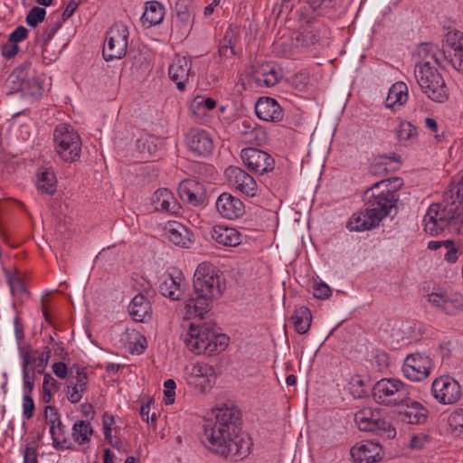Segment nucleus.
Wrapping results in <instances>:
<instances>
[{
  "mask_svg": "<svg viewBox=\"0 0 463 463\" xmlns=\"http://www.w3.org/2000/svg\"><path fill=\"white\" fill-rule=\"evenodd\" d=\"M415 79L422 92L435 102H445L449 99V91L445 80L435 66L428 61L416 63Z\"/></svg>",
  "mask_w": 463,
  "mask_h": 463,
  "instance_id": "20e7f679",
  "label": "nucleus"
},
{
  "mask_svg": "<svg viewBox=\"0 0 463 463\" xmlns=\"http://www.w3.org/2000/svg\"><path fill=\"white\" fill-rule=\"evenodd\" d=\"M431 394L439 403L449 405L460 399L461 387L455 379L449 376H440L433 381Z\"/></svg>",
  "mask_w": 463,
  "mask_h": 463,
  "instance_id": "2eb2a0df",
  "label": "nucleus"
},
{
  "mask_svg": "<svg viewBox=\"0 0 463 463\" xmlns=\"http://www.w3.org/2000/svg\"><path fill=\"white\" fill-rule=\"evenodd\" d=\"M311 312L306 307L297 308L291 317L295 330L301 335L308 331L311 325Z\"/></svg>",
  "mask_w": 463,
  "mask_h": 463,
  "instance_id": "c9c22d12",
  "label": "nucleus"
},
{
  "mask_svg": "<svg viewBox=\"0 0 463 463\" xmlns=\"http://www.w3.org/2000/svg\"><path fill=\"white\" fill-rule=\"evenodd\" d=\"M449 425L453 435L463 437V408L457 409L449 415Z\"/></svg>",
  "mask_w": 463,
  "mask_h": 463,
  "instance_id": "a18cd8bd",
  "label": "nucleus"
},
{
  "mask_svg": "<svg viewBox=\"0 0 463 463\" xmlns=\"http://www.w3.org/2000/svg\"><path fill=\"white\" fill-rule=\"evenodd\" d=\"M378 436L392 439L396 436V430L390 422L378 419Z\"/></svg>",
  "mask_w": 463,
  "mask_h": 463,
  "instance_id": "8fccbe9b",
  "label": "nucleus"
},
{
  "mask_svg": "<svg viewBox=\"0 0 463 463\" xmlns=\"http://www.w3.org/2000/svg\"><path fill=\"white\" fill-rule=\"evenodd\" d=\"M239 41V33L236 28L229 27L219 44V55L222 58L229 59L235 56V44Z\"/></svg>",
  "mask_w": 463,
  "mask_h": 463,
  "instance_id": "f704fd0d",
  "label": "nucleus"
},
{
  "mask_svg": "<svg viewBox=\"0 0 463 463\" xmlns=\"http://www.w3.org/2000/svg\"><path fill=\"white\" fill-rule=\"evenodd\" d=\"M423 223L427 233L431 236L438 235L449 225L463 224V209L456 201L445 206L432 203L423 218Z\"/></svg>",
  "mask_w": 463,
  "mask_h": 463,
  "instance_id": "7ed1b4c3",
  "label": "nucleus"
},
{
  "mask_svg": "<svg viewBox=\"0 0 463 463\" xmlns=\"http://www.w3.org/2000/svg\"><path fill=\"white\" fill-rule=\"evenodd\" d=\"M93 433L92 427L90 422L85 420H78L73 424L72 427V438L73 439L80 444H86L90 441V436Z\"/></svg>",
  "mask_w": 463,
  "mask_h": 463,
  "instance_id": "a19ab883",
  "label": "nucleus"
},
{
  "mask_svg": "<svg viewBox=\"0 0 463 463\" xmlns=\"http://www.w3.org/2000/svg\"><path fill=\"white\" fill-rule=\"evenodd\" d=\"M194 288L195 297L185 300V316L201 320L225 288L222 272L211 262L200 263L194 274Z\"/></svg>",
  "mask_w": 463,
  "mask_h": 463,
  "instance_id": "f257e3e1",
  "label": "nucleus"
},
{
  "mask_svg": "<svg viewBox=\"0 0 463 463\" xmlns=\"http://www.w3.org/2000/svg\"><path fill=\"white\" fill-rule=\"evenodd\" d=\"M5 273L7 283L12 292H14V290H24L23 281L15 273H12L9 270L5 271Z\"/></svg>",
  "mask_w": 463,
  "mask_h": 463,
  "instance_id": "13d9d810",
  "label": "nucleus"
},
{
  "mask_svg": "<svg viewBox=\"0 0 463 463\" xmlns=\"http://www.w3.org/2000/svg\"><path fill=\"white\" fill-rule=\"evenodd\" d=\"M165 7L157 1L146 3L145 11L141 16L142 25L147 28L161 24L165 17Z\"/></svg>",
  "mask_w": 463,
  "mask_h": 463,
  "instance_id": "7c9ffc66",
  "label": "nucleus"
},
{
  "mask_svg": "<svg viewBox=\"0 0 463 463\" xmlns=\"http://www.w3.org/2000/svg\"><path fill=\"white\" fill-rule=\"evenodd\" d=\"M88 384L89 378L86 370L77 367L75 375H72L66 384L65 392L68 401L72 404L80 402L88 389Z\"/></svg>",
  "mask_w": 463,
  "mask_h": 463,
  "instance_id": "6ab92c4d",
  "label": "nucleus"
},
{
  "mask_svg": "<svg viewBox=\"0 0 463 463\" xmlns=\"http://www.w3.org/2000/svg\"><path fill=\"white\" fill-rule=\"evenodd\" d=\"M428 441V437L423 434L414 435L410 441V448L412 449H420Z\"/></svg>",
  "mask_w": 463,
  "mask_h": 463,
  "instance_id": "69168bd1",
  "label": "nucleus"
},
{
  "mask_svg": "<svg viewBox=\"0 0 463 463\" xmlns=\"http://www.w3.org/2000/svg\"><path fill=\"white\" fill-rule=\"evenodd\" d=\"M397 137L404 146L412 145L418 139L417 128L410 121H402L397 129Z\"/></svg>",
  "mask_w": 463,
  "mask_h": 463,
  "instance_id": "58836bf2",
  "label": "nucleus"
},
{
  "mask_svg": "<svg viewBox=\"0 0 463 463\" xmlns=\"http://www.w3.org/2000/svg\"><path fill=\"white\" fill-rule=\"evenodd\" d=\"M181 339L195 354L212 355L225 350L229 344V337L218 333L212 322H190L187 328L184 326Z\"/></svg>",
  "mask_w": 463,
  "mask_h": 463,
  "instance_id": "f03ea898",
  "label": "nucleus"
},
{
  "mask_svg": "<svg viewBox=\"0 0 463 463\" xmlns=\"http://www.w3.org/2000/svg\"><path fill=\"white\" fill-rule=\"evenodd\" d=\"M255 112L259 118L264 121H281L284 113L278 101L270 97H261L255 104Z\"/></svg>",
  "mask_w": 463,
  "mask_h": 463,
  "instance_id": "4be33fe9",
  "label": "nucleus"
},
{
  "mask_svg": "<svg viewBox=\"0 0 463 463\" xmlns=\"http://www.w3.org/2000/svg\"><path fill=\"white\" fill-rule=\"evenodd\" d=\"M128 29L123 24H115L107 32L102 54L106 61L123 58L127 53Z\"/></svg>",
  "mask_w": 463,
  "mask_h": 463,
  "instance_id": "6e6552de",
  "label": "nucleus"
},
{
  "mask_svg": "<svg viewBox=\"0 0 463 463\" xmlns=\"http://www.w3.org/2000/svg\"><path fill=\"white\" fill-rule=\"evenodd\" d=\"M186 283L181 273L176 276L166 274L161 278L159 292L171 300H179L184 293Z\"/></svg>",
  "mask_w": 463,
  "mask_h": 463,
  "instance_id": "412c9836",
  "label": "nucleus"
},
{
  "mask_svg": "<svg viewBox=\"0 0 463 463\" xmlns=\"http://www.w3.org/2000/svg\"><path fill=\"white\" fill-rule=\"evenodd\" d=\"M128 313L133 320L144 322L151 316L150 302L143 294L136 295L128 305Z\"/></svg>",
  "mask_w": 463,
  "mask_h": 463,
  "instance_id": "2f4dec72",
  "label": "nucleus"
},
{
  "mask_svg": "<svg viewBox=\"0 0 463 463\" xmlns=\"http://www.w3.org/2000/svg\"><path fill=\"white\" fill-rule=\"evenodd\" d=\"M400 407L399 414L402 421L408 424H421L426 421L428 410L419 402L406 395Z\"/></svg>",
  "mask_w": 463,
  "mask_h": 463,
  "instance_id": "a211bd4d",
  "label": "nucleus"
},
{
  "mask_svg": "<svg viewBox=\"0 0 463 463\" xmlns=\"http://www.w3.org/2000/svg\"><path fill=\"white\" fill-rule=\"evenodd\" d=\"M53 373L60 379H65L68 375V367L63 362L54 363L52 366Z\"/></svg>",
  "mask_w": 463,
  "mask_h": 463,
  "instance_id": "774afa93",
  "label": "nucleus"
},
{
  "mask_svg": "<svg viewBox=\"0 0 463 463\" xmlns=\"http://www.w3.org/2000/svg\"><path fill=\"white\" fill-rule=\"evenodd\" d=\"M446 61H448L451 66L463 75V47L458 50L442 55Z\"/></svg>",
  "mask_w": 463,
  "mask_h": 463,
  "instance_id": "49530a36",
  "label": "nucleus"
},
{
  "mask_svg": "<svg viewBox=\"0 0 463 463\" xmlns=\"http://www.w3.org/2000/svg\"><path fill=\"white\" fill-rule=\"evenodd\" d=\"M27 34L28 30L25 27L18 26L9 34L8 41L17 44V43L24 41Z\"/></svg>",
  "mask_w": 463,
  "mask_h": 463,
  "instance_id": "bf43d9fd",
  "label": "nucleus"
},
{
  "mask_svg": "<svg viewBox=\"0 0 463 463\" xmlns=\"http://www.w3.org/2000/svg\"><path fill=\"white\" fill-rule=\"evenodd\" d=\"M216 210L223 217L229 220L238 219L244 213L242 201L229 193H222L216 201Z\"/></svg>",
  "mask_w": 463,
  "mask_h": 463,
  "instance_id": "aec40b11",
  "label": "nucleus"
},
{
  "mask_svg": "<svg viewBox=\"0 0 463 463\" xmlns=\"http://www.w3.org/2000/svg\"><path fill=\"white\" fill-rule=\"evenodd\" d=\"M463 47V33L456 30L449 29L445 34L442 45L441 56L451 53V52Z\"/></svg>",
  "mask_w": 463,
  "mask_h": 463,
  "instance_id": "4c0bfd02",
  "label": "nucleus"
},
{
  "mask_svg": "<svg viewBox=\"0 0 463 463\" xmlns=\"http://www.w3.org/2000/svg\"><path fill=\"white\" fill-rule=\"evenodd\" d=\"M408 395L405 384L395 378L378 380V405L396 407L402 403Z\"/></svg>",
  "mask_w": 463,
  "mask_h": 463,
  "instance_id": "9d476101",
  "label": "nucleus"
},
{
  "mask_svg": "<svg viewBox=\"0 0 463 463\" xmlns=\"http://www.w3.org/2000/svg\"><path fill=\"white\" fill-rule=\"evenodd\" d=\"M152 205L156 211L170 213H178L180 206L172 192L166 188L156 190L152 196Z\"/></svg>",
  "mask_w": 463,
  "mask_h": 463,
  "instance_id": "cd10ccee",
  "label": "nucleus"
},
{
  "mask_svg": "<svg viewBox=\"0 0 463 463\" xmlns=\"http://www.w3.org/2000/svg\"><path fill=\"white\" fill-rule=\"evenodd\" d=\"M225 176L231 187L248 197L259 194V185L256 180L242 168L229 166L225 170Z\"/></svg>",
  "mask_w": 463,
  "mask_h": 463,
  "instance_id": "dca6fc26",
  "label": "nucleus"
},
{
  "mask_svg": "<svg viewBox=\"0 0 463 463\" xmlns=\"http://www.w3.org/2000/svg\"><path fill=\"white\" fill-rule=\"evenodd\" d=\"M22 360L24 392L32 394L34 386L35 370L33 368H30V364H32L31 353L24 352L22 354Z\"/></svg>",
  "mask_w": 463,
  "mask_h": 463,
  "instance_id": "e433bc0d",
  "label": "nucleus"
},
{
  "mask_svg": "<svg viewBox=\"0 0 463 463\" xmlns=\"http://www.w3.org/2000/svg\"><path fill=\"white\" fill-rule=\"evenodd\" d=\"M46 11L44 8L34 6L26 15V23L31 27H36L45 18Z\"/></svg>",
  "mask_w": 463,
  "mask_h": 463,
  "instance_id": "de8ad7c7",
  "label": "nucleus"
},
{
  "mask_svg": "<svg viewBox=\"0 0 463 463\" xmlns=\"http://www.w3.org/2000/svg\"><path fill=\"white\" fill-rule=\"evenodd\" d=\"M167 238L174 244L182 248H189L193 242L191 232L179 222H168L165 226Z\"/></svg>",
  "mask_w": 463,
  "mask_h": 463,
  "instance_id": "c756f323",
  "label": "nucleus"
},
{
  "mask_svg": "<svg viewBox=\"0 0 463 463\" xmlns=\"http://www.w3.org/2000/svg\"><path fill=\"white\" fill-rule=\"evenodd\" d=\"M280 77L279 70L273 62L259 64L253 71V80L260 87H273Z\"/></svg>",
  "mask_w": 463,
  "mask_h": 463,
  "instance_id": "393cba45",
  "label": "nucleus"
},
{
  "mask_svg": "<svg viewBox=\"0 0 463 463\" xmlns=\"http://www.w3.org/2000/svg\"><path fill=\"white\" fill-rule=\"evenodd\" d=\"M430 307L448 316H456L463 308V296L443 289H435L427 296Z\"/></svg>",
  "mask_w": 463,
  "mask_h": 463,
  "instance_id": "9b49d317",
  "label": "nucleus"
},
{
  "mask_svg": "<svg viewBox=\"0 0 463 463\" xmlns=\"http://www.w3.org/2000/svg\"><path fill=\"white\" fill-rule=\"evenodd\" d=\"M216 106V101L212 98H203V97H196L194 99L192 104H191V110H193L194 113H195L196 109H205L206 110H211L214 109Z\"/></svg>",
  "mask_w": 463,
  "mask_h": 463,
  "instance_id": "09e8293b",
  "label": "nucleus"
},
{
  "mask_svg": "<svg viewBox=\"0 0 463 463\" xmlns=\"http://www.w3.org/2000/svg\"><path fill=\"white\" fill-rule=\"evenodd\" d=\"M51 354L52 350L48 346H46L43 351L39 354L34 369L37 371V373H42L45 369Z\"/></svg>",
  "mask_w": 463,
  "mask_h": 463,
  "instance_id": "4d7b16f0",
  "label": "nucleus"
},
{
  "mask_svg": "<svg viewBox=\"0 0 463 463\" xmlns=\"http://www.w3.org/2000/svg\"><path fill=\"white\" fill-rule=\"evenodd\" d=\"M408 86L402 81H398L392 84L389 89L384 105L387 109L396 110L398 108L403 106L408 101Z\"/></svg>",
  "mask_w": 463,
  "mask_h": 463,
  "instance_id": "c85d7f7f",
  "label": "nucleus"
},
{
  "mask_svg": "<svg viewBox=\"0 0 463 463\" xmlns=\"http://www.w3.org/2000/svg\"><path fill=\"white\" fill-rule=\"evenodd\" d=\"M23 463H38L36 449L30 444L24 448Z\"/></svg>",
  "mask_w": 463,
  "mask_h": 463,
  "instance_id": "052dcab7",
  "label": "nucleus"
},
{
  "mask_svg": "<svg viewBox=\"0 0 463 463\" xmlns=\"http://www.w3.org/2000/svg\"><path fill=\"white\" fill-rule=\"evenodd\" d=\"M332 294L330 287L324 282H316L313 286V296L318 299H326Z\"/></svg>",
  "mask_w": 463,
  "mask_h": 463,
  "instance_id": "864d4df0",
  "label": "nucleus"
},
{
  "mask_svg": "<svg viewBox=\"0 0 463 463\" xmlns=\"http://www.w3.org/2000/svg\"><path fill=\"white\" fill-rule=\"evenodd\" d=\"M403 182L399 177H390L378 181V223L384 217H393L398 212V190L402 186Z\"/></svg>",
  "mask_w": 463,
  "mask_h": 463,
  "instance_id": "0eeeda50",
  "label": "nucleus"
},
{
  "mask_svg": "<svg viewBox=\"0 0 463 463\" xmlns=\"http://www.w3.org/2000/svg\"><path fill=\"white\" fill-rule=\"evenodd\" d=\"M177 21L182 27H187L193 24L194 14L186 0H178L175 4Z\"/></svg>",
  "mask_w": 463,
  "mask_h": 463,
  "instance_id": "79ce46f5",
  "label": "nucleus"
},
{
  "mask_svg": "<svg viewBox=\"0 0 463 463\" xmlns=\"http://www.w3.org/2000/svg\"><path fill=\"white\" fill-rule=\"evenodd\" d=\"M34 412V402L32 398V394L24 392L23 398V416L29 420L33 416Z\"/></svg>",
  "mask_w": 463,
  "mask_h": 463,
  "instance_id": "6e6d98bb",
  "label": "nucleus"
},
{
  "mask_svg": "<svg viewBox=\"0 0 463 463\" xmlns=\"http://www.w3.org/2000/svg\"><path fill=\"white\" fill-rule=\"evenodd\" d=\"M390 325L388 324L385 328H381V339L386 345L393 344V337L398 336V331H395L393 327L391 328V334H389L388 327Z\"/></svg>",
  "mask_w": 463,
  "mask_h": 463,
  "instance_id": "0e129e2a",
  "label": "nucleus"
},
{
  "mask_svg": "<svg viewBox=\"0 0 463 463\" xmlns=\"http://www.w3.org/2000/svg\"><path fill=\"white\" fill-rule=\"evenodd\" d=\"M354 420L362 431H374L376 430V420L373 419V411L370 408H364L357 411Z\"/></svg>",
  "mask_w": 463,
  "mask_h": 463,
  "instance_id": "ea45409f",
  "label": "nucleus"
},
{
  "mask_svg": "<svg viewBox=\"0 0 463 463\" xmlns=\"http://www.w3.org/2000/svg\"><path fill=\"white\" fill-rule=\"evenodd\" d=\"M353 393L361 398L367 395V391L363 388L364 381L360 377L353 378L352 380Z\"/></svg>",
  "mask_w": 463,
  "mask_h": 463,
  "instance_id": "e2e57ef3",
  "label": "nucleus"
},
{
  "mask_svg": "<svg viewBox=\"0 0 463 463\" xmlns=\"http://www.w3.org/2000/svg\"><path fill=\"white\" fill-rule=\"evenodd\" d=\"M165 403L172 404L175 402L176 383L173 379H168L164 383Z\"/></svg>",
  "mask_w": 463,
  "mask_h": 463,
  "instance_id": "5fc2aeb1",
  "label": "nucleus"
},
{
  "mask_svg": "<svg viewBox=\"0 0 463 463\" xmlns=\"http://www.w3.org/2000/svg\"><path fill=\"white\" fill-rule=\"evenodd\" d=\"M46 422L50 425V432H55V424L60 423V414L53 406H46L44 410Z\"/></svg>",
  "mask_w": 463,
  "mask_h": 463,
  "instance_id": "3c124183",
  "label": "nucleus"
},
{
  "mask_svg": "<svg viewBox=\"0 0 463 463\" xmlns=\"http://www.w3.org/2000/svg\"><path fill=\"white\" fill-rule=\"evenodd\" d=\"M212 238L220 245L236 247L241 244L242 235L235 228L216 225L213 228Z\"/></svg>",
  "mask_w": 463,
  "mask_h": 463,
  "instance_id": "bb28decb",
  "label": "nucleus"
},
{
  "mask_svg": "<svg viewBox=\"0 0 463 463\" xmlns=\"http://www.w3.org/2000/svg\"><path fill=\"white\" fill-rule=\"evenodd\" d=\"M184 378L189 385L203 392L213 386L216 376L213 366L196 363L185 366Z\"/></svg>",
  "mask_w": 463,
  "mask_h": 463,
  "instance_id": "ddd939ff",
  "label": "nucleus"
},
{
  "mask_svg": "<svg viewBox=\"0 0 463 463\" xmlns=\"http://www.w3.org/2000/svg\"><path fill=\"white\" fill-rule=\"evenodd\" d=\"M351 456L358 463H373L376 461V443L362 442L351 449Z\"/></svg>",
  "mask_w": 463,
  "mask_h": 463,
  "instance_id": "473e14b6",
  "label": "nucleus"
},
{
  "mask_svg": "<svg viewBox=\"0 0 463 463\" xmlns=\"http://www.w3.org/2000/svg\"><path fill=\"white\" fill-rule=\"evenodd\" d=\"M60 387V383L55 380L50 373H45L43 377V391H49V389L57 390Z\"/></svg>",
  "mask_w": 463,
  "mask_h": 463,
  "instance_id": "338daca9",
  "label": "nucleus"
},
{
  "mask_svg": "<svg viewBox=\"0 0 463 463\" xmlns=\"http://www.w3.org/2000/svg\"><path fill=\"white\" fill-rule=\"evenodd\" d=\"M192 62L186 57L176 56L168 68L170 80L176 84L179 90L185 89L189 80Z\"/></svg>",
  "mask_w": 463,
  "mask_h": 463,
  "instance_id": "5701e85b",
  "label": "nucleus"
},
{
  "mask_svg": "<svg viewBox=\"0 0 463 463\" xmlns=\"http://www.w3.org/2000/svg\"><path fill=\"white\" fill-rule=\"evenodd\" d=\"M215 423L210 430H205L203 441L205 445L224 438L226 435H234L237 430V422L240 420V412L234 407L223 406L215 411Z\"/></svg>",
  "mask_w": 463,
  "mask_h": 463,
  "instance_id": "423d86ee",
  "label": "nucleus"
},
{
  "mask_svg": "<svg viewBox=\"0 0 463 463\" xmlns=\"http://www.w3.org/2000/svg\"><path fill=\"white\" fill-rule=\"evenodd\" d=\"M54 151L64 162H76L80 157L82 141L78 131L70 124L61 123L53 130Z\"/></svg>",
  "mask_w": 463,
  "mask_h": 463,
  "instance_id": "39448f33",
  "label": "nucleus"
},
{
  "mask_svg": "<svg viewBox=\"0 0 463 463\" xmlns=\"http://www.w3.org/2000/svg\"><path fill=\"white\" fill-rule=\"evenodd\" d=\"M376 188V183L367 188L362 197L364 202V209H376V194L374 189Z\"/></svg>",
  "mask_w": 463,
  "mask_h": 463,
  "instance_id": "603ef678",
  "label": "nucleus"
},
{
  "mask_svg": "<svg viewBox=\"0 0 463 463\" xmlns=\"http://www.w3.org/2000/svg\"><path fill=\"white\" fill-rule=\"evenodd\" d=\"M19 52V46L14 43H7L2 46L1 53L6 59L14 58Z\"/></svg>",
  "mask_w": 463,
  "mask_h": 463,
  "instance_id": "680f3d73",
  "label": "nucleus"
},
{
  "mask_svg": "<svg viewBox=\"0 0 463 463\" xmlns=\"http://www.w3.org/2000/svg\"><path fill=\"white\" fill-rule=\"evenodd\" d=\"M250 439L237 435L236 430L234 435H226L217 442L207 445V447L214 453L222 456L243 458L250 453Z\"/></svg>",
  "mask_w": 463,
  "mask_h": 463,
  "instance_id": "1a4fd4ad",
  "label": "nucleus"
},
{
  "mask_svg": "<svg viewBox=\"0 0 463 463\" xmlns=\"http://www.w3.org/2000/svg\"><path fill=\"white\" fill-rule=\"evenodd\" d=\"M401 166L399 156L392 153L391 156H378V175L382 172L392 173Z\"/></svg>",
  "mask_w": 463,
  "mask_h": 463,
  "instance_id": "c03bdc74",
  "label": "nucleus"
},
{
  "mask_svg": "<svg viewBox=\"0 0 463 463\" xmlns=\"http://www.w3.org/2000/svg\"><path fill=\"white\" fill-rule=\"evenodd\" d=\"M433 366V362L429 355L414 353L404 359L402 373L407 379L420 382L429 377Z\"/></svg>",
  "mask_w": 463,
  "mask_h": 463,
  "instance_id": "f8f14e48",
  "label": "nucleus"
},
{
  "mask_svg": "<svg viewBox=\"0 0 463 463\" xmlns=\"http://www.w3.org/2000/svg\"><path fill=\"white\" fill-rule=\"evenodd\" d=\"M187 147L196 156H207L213 150V141L209 132L200 128L192 129L185 138Z\"/></svg>",
  "mask_w": 463,
  "mask_h": 463,
  "instance_id": "f3484780",
  "label": "nucleus"
},
{
  "mask_svg": "<svg viewBox=\"0 0 463 463\" xmlns=\"http://www.w3.org/2000/svg\"><path fill=\"white\" fill-rule=\"evenodd\" d=\"M376 223V209H363L354 213L346 223L350 232H364L374 227Z\"/></svg>",
  "mask_w": 463,
  "mask_h": 463,
  "instance_id": "a878e982",
  "label": "nucleus"
},
{
  "mask_svg": "<svg viewBox=\"0 0 463 463\" xmlns=\"http://www.w3.org/2000/svg\"><path fill=\"white\" fill-rule=\"evenodd\" d=\"M37 188L47 194L56 192V178L53 172L43 171L38 175Z\"/></svg>",
  "mask_w": 463,
  "mask_h": 463,
  "instance_id": "37998d69",
  "label": "nucleus"
},
{
  "mask_svg": "<svg viewBox=\"0 0 463 463\" xmlns=\"http://www.w3.org/2000/svg\"><path fill=\"white\" fill-rule=\"evenodd\" d=\"M178 194L184 202L193 206L202 204L204 200L203 185L194 179L183 180L179 184Z\"/></svg>",
  "mask_w": 463,
  "mask_h": 463,
  "instance_id": "b1692460",
  "label": "nucleus"
},
{
  "mask_svg": "<svg viewBox=\"0 0 463 463\" xmlns=\"http://www.w3.org/2000/svg\"><path fill=\"white\" fill-rule=\"evenodd\" d=\"M241 158L250 171L260 175L271 172L275 167L273 157L267 152L255 147L243 148Z\"/></svg>",
  "mask_w": 463,
  "mask_h": 463,
  "instance_id": "4468645a",
  "label": "nucleus"
},
{
  "mask_svg": "<svg viewBox=\"0 0 463 463\" xmlns=\"http://www.w3.org/2000/svg\"><path fill=\"white\" fill-rule=\"evenodd\" d=\"M416 53L420 59L417 63L428 61L430 66H441V52L436 45L430 43H420L417 48Z\"/></svg>",
  "mask_w": 463,
  "mask_h": 463,
  "instance_id": "72a5a7b5",
  "label": "nucleus"
}]
</instances>
